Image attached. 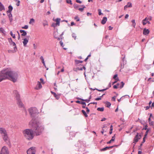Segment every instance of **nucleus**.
I'll use <instances>...</instances> for the list:
<instances>
[{"label":"nucleus","mask_w":154,"mask_h":154,"mask_svg":"<svg viewBox=\"0 0 154 154\" xmlns=\"http://www.w3.org/2000/svg\"><path fill=\"white\" fill-rule=\"evenodd\" d=\"M5 32V30H4V29L1 27V28H0V32L1 33H4V32Z\"/></svg>","instance_id":"obj_36"},{"label":"nucleus","mask_w":154,"mask_h":154,"mask_svg":"<svg viewBox=\"0 0 154 154\" xmlns=\"http://www.w3.org/2000/svg\"><path fill=\"white\" fill-rule=\"evenodd\" d=\"M9 152L8 148L6 146H3L1 150L0 154H9Z\"/></svg>","instance_id":"obj_5"},{"label":"nucleus","mask_w":154,"mask_h":154,"mask_svg":"<svg viewBox=\"0 0 154 154\" xmlns=\"http://www.w3.org/2000/svg\"><path fill=\"white\" fill-rule=\"evenodd\" d=\"M129 15L128 14H127L125 15V19H127Z\"/></svg>","instance_id":"obj_63"},{"label":"nucleus","mask_w":154,"mask_h":154,"mask_svg":"<svg viewBox=\"0 0 154 154\" xmlns=\"http://www.w3.org/2000/svg\"><path fill=\"white\" fill-rule=\"evenodd\" d=\"M140 135H139L137 133V134L134 138L133 140V143H134L135 144L138 141L139 139L140 138Z\"/></svg>","instance_id":"obj_9"},{"label":"nucleus","mask_w":154,"mask_h":154,"mask_svg":"<svg viewBox=\"0 0 154 154\" xmlns=\"http://www.w3.org/2000/svg\"><path fill=\"white\" fill-rule=\"evenodd\" d=\"M2 137L3 139L5 142L8 140L9 139L7 134L3 136Z\"/></svg>","instance_id":"obj_20"},{"label":"nucleus","mask_w":154,"mask_h":154,"mask_svg":"<svg viewBox=\"0 0 154 154\" xmlns=\"http://www.w3.org/2000/svg\"><path fill=\"white\" fill-rule=\"evenodd\" d=\"M81 104L83 105H86V103H85V102H82L81 103Z\"/></svg>","instance_id":"obj_61"},{"label":"nucleus","mask_w":154,"mask_h":154,"mask_svg":"<svg viewBox=\"0 0 154 154\" xmlns=\"http://www.w3.org/2000/svg\"><path fill=\"white\" fill-rule=\"evenodd\" d=\"M36 151L35 147H32L27 151V154H35Z\"/></svg>","instance_id":"obj_6"},{"label":"nucleus","mask_w":154,"mask_h":154,"mask_svg":"<svg viewBox=\"0 0 154 154\" xmlns=\"http://www.w3.org/2000/svg\"><path fill=\"white\" fill-rule=\"evenodd\" d=\"M58 32L57 31H56L54 32V37H55V38H58Z\"/></svg>","instance_id":"obj_26"},{"label":"nucleus","mask_w":154,"mask_h":154,"mask_svg":"<svg viewBox=\"0 0 154 154\" xmlns=\"http://www.w3.org/2000/svg\"><path fill=\"white\" fill-rule=\"evenodd\" d=\"M97 110L103 112L104 111V107H101V108H98Z\"/></svg>","instance_id":"obj_27"},{"label":"nucleus","mask_w":154,"mask_h":154,"mask_svg":"<svg viewBox=\"0 0 154 154\" xmlns=\"http://www.w3.org/2000/svg\"><path fill=\"white\" fill-rule=\"evenodd\" d=\"M87 16H89L90 15L91 16V13H89V12H88L87 13Z\"/></svg>","instance_id":"obj_64"},{"label":"nucleus","mask_w":154,"mask_h":154,"mask_svg":"<svg viewBox=\"0 0 154 154\" xmlns=\"http://www.w3.org/2000/svg\"><path fill=\"white\" fill-rule=\"evenodd\" d=\"M113 146H106L105 148H102L100 149L101 151H104L107 149H109L111 148H112Z\"/></svg>","instance_id":"obj_18"},{"label":"nucleus","mask_w":154,"mask_h":154,"mask_svg":"<svg viewBox=\"0 0 154 154\" xmlns=\"http://www.w3.org/2000/svg\"><path fill=\"white\" fill-rule=\"evenodd\" d=\"M13 92L17 100H20V95L18 94V92L17 91L15 90Z\"/></svg>","instance_id":"obj_12"},{"label":"nucleus","mask_w":154,"mask_h":154,"mask_svg":"<svg viewBox=\"0 0 154 154\" xmlns=\"http://www.w3.org/2000/svg\"><path fill=\"white\" fill-rule=\"evenodd\" d=\"M86 112L88 113L90 111L89 109H88V107L86 108Z\"/></svg>","instance_id":"obj_52"},{"label":"nucleus","mask_w":154,"mask_h":154,"mask_svg":"<svg viewBox=\"0 0 154 154\" xmlns=\"http://www.w3.org/2000/svg\"><path fill=\"white\" fill-rule=\"evenodd\" d=\"M104 94H103L100 97L95 98V100H101V97H102L104 95Z\"/></svg>","instance_id":"obj_35"},{"label":"nucleus","mask_w":154,"mask_h":154,"mask_svg":"<svg viewBox=\"0 0 154 154\" xmlns=\"http://www.w3.org/2000/svg\"><path fill=\"white\" fill-rule=\"evenodd\" d=\"M132 23H133V26L134 28L136 26V23L135 22V20H133L131 21Z\"/></svg>","instance_id":"obj_31"},{"label":"nucleus","mask_w":154,"mask_h":154,"mask_svg":"<svg viewBox=\"0 0 154 154\" xmlns=\"http://www.w3.org/2000/svg\"><path fill=\"white\" fill-rule=\"evenodd\" d=\"M98 14L99 15H100L102 14V13L101 12V10L100 9H98Z\"/></svg>","instance_id":"obj_43"},{"label":"nucleus","mask_w":154,"mask_h":154,"mask_svg":"<svg viewBox=\"0 0 154 154\" xmlns=\"http://www.w3.org/2000/svg\"><path fill=\"white\" fill-rule=\"evenodd\" d=\"M51 93L52 94L54 95V96L57 100L59 99L60 98V94H57L55 93L52 91H51Z\"/></svg>","instance_id":"obj_13"},{"label":"nucleus","mask_w":154,"mask_h":154,"mask_svg":"<svg viewBox=\"0 0 154 154\" xmlns=\"http://www.w3.org/2000/svg\"><path fill=\"white\" fill-rule=\"evenodd\" d=\"M115 140V136H113L112 138V139L111 140L112 141H114Z\"/></svg>","instance_id":"obj_48"},{"label":"nucleus","mask_w":154,"mask_h":154,"mask_svg":"<svg viewBox=\"0 0 154 154\" xmlns=\"http://www.w3.org/2000/svg\"><path fill=\"white\" fill-rule=\"evenodd\" d=\"M82 112L85 117H88V115L85 110H82Z\"/></svg>","instance_id":"obj_34"},{"label":"nucleus","mask_w":154,"mask_h":154,"mask_svg":"<svg viewBox=\"0 0 154 154\" xmlns=\"http://www.w3.org/2000/svg\"><path fill=\"white\" fill-rule=\"evenodd\" d=\"M106 104L107 105V107H109L111 105L110 103L108 102L106 103Z\"/></svg>","instance_id":"obj_41"},{"label":"nucleus","mask_w":154,"mask_h":154,"mask_svg":"<svg viewBox=\"0 0 154 154\" xmlns=\"http://www.w3.org/2000/svg\"><path fill=\"white\" fill-rule=\"evenodd\" d=\"M8 8V10L7 11V14H8L9 13H11V11L13 10V7L11 5L9 6Z\"/></svg>","instance_id":"obj_19"},{"label":"nucleus","mask_w":154,"mask_h":154,"mask_svg":"<svg viewBox=\"0 0 154 154\" xmlns=\"http://www.w3.org/2000/svg\"><path fill=\"white\" fill-rule=\"evenodd\" d=\"M75 63L77 64H78L79 63H82L83 62V61H81L79 60H75Z\"/></svg>","instance_id":"obj_33"},{"label":"nucleus","mask_w":154,"mask_h":154,"mask_svg":"<svg viewBox=\"0 0 154 154\" xmlns=\"http://www.w3.org/2000/svg\"><path fill=\"white\" fill-rule=\"evenodd\" d=\"M147 18H148L149 20L150 21H151L152 20V17L151 16H149V17H147Z\"/></svg>","instance_id":"obj_57"},{"label":"nucleus","mask_w":154,"mask_h":154,"mask_svg":"<svg viewBox=\"0 0 154 154\" xmlns=\"http://www.w3.org/2000/svg\"><path fill=\"white\" fill-rule=\"evenodd\" d=\"M3 10H5V8L2 3H0V10L1 11Z\"/></svg>","instance_id":"obj_25"},{"label":"nucleus","mask_w":154,"mask_h":154,"mask_svg":"<svg viewBox=\"0 0 154 154\" xmlns=\"http://www.w3.org/2000/svg\"><path fill=\"white\" fill-rule=\"evenodd\" d=\"M20 2L19 1H18V2H17V3L16 4V5L17 6H19L20 5Z\"/></svg>","instance_id":"obj_55"},{"label":"nucleus","mask_w":154,"mask_h":154,"mask_svg":"<svg viewBox=\"0 0 154 154\" xmlns=\"http://www.w3.org/2000/svg\"><path fill=\"white\" fill-rule=\"evenodd\" d=\"M9 13V14H8V16L9 17V20L10 22H11L13 20L12 18V15L11 13Z\"/></svg>","instance_id":"obj_22"},{"label":"nucleus","mask_w":154,"mask_h":154,"mask_svg":"<svg viewBox=\"0 0 154 154\" xmlns=\"http://www.w3.org/2000/svg\"><path fill=\"white\" fill-rule=\"evenodd\" d=\"M113 29V28L111 26H109V30H112Z\"/></svg>","instance_id":"obj_58"},{"label":"nucleus","mask_w":154,"mask_h":154,"mask_svg":"<svg viewBox=\"0 0 154 154\" xmlns=\"http://www.w3.org/2000/svg\"><path fill=\"white\" fill-rule=\"evenodd\" d=\"M142 23L143 25H145L147 23L148 24H150V23L149 21V19L147 17H146L142 21Z\"/></svg>","instance_id":"obj_8"},{"label":"nucleus","mask_w":154,"mask_h":154,"mask_svg":"<svg viewBox=\"0 0 154 154\" xmlns=\"http://www.w3.org/2000/svg\"><path fill=\"white\" fill-rule=\"evenodd\" d=\"M75 25V23H74V22H71V26H72L74 25Z\"/></svg>","instance_id":"obj_59"},{"label":"nucleus","mask_w":154,"mask_h":154,"mask_svg":"<svg viewBox=\"0 0 154 154\" xmlns=\"http://www.w3.org/2000/svg\"><path fill=\"white\" fill-rule=\"evenodd\" d=\"M54 20L56 22V25H57V26H59L60 23V19L59 18H57L55 19Z\"/></svg>","instance_id":"obj_16"},{"label":"nucleus","mask_w":154,"mask_h":154,"mask_svg":"<svg viewBox=\"0 0 154 154\" xmlns=\"http://www.w3.org/2000/svg\"><path fill=\"white\" fill-rule=\"evenodd\" d=\"M28 28V25H25L24 26L22 27V28L25 29H27Z\"/></svg>","instance_id":"obj_42"},{"label":"nucleus","mask_w":154,"mask_h":154,"mask_svg":"<svg viewBox=\"0 0 154 154\" xmlns=\"http://www.w3.org/2000/svg\"><path fill=\"white\" fill-rule=\"evenodd\" d=\"M148 121L149 122V124L150 125V126H153V122L151 120L150 118H149L148 119Z\"/></svg>","instance_id":"obj_24"},{"label":"nucleus","mask_w":154,"mask_h":154,"mask_svg":"<svg viewBox=\"0 0 154 154\" xmlns=\"http://www.w3.org/2000/svg\"><path fill=\"white\" fill-rule=\"evenodd\" d=\"M121 83L122 84V85L119 87V88H122L125 85V83L123 82H122Z\"/></svg>","instance_id":"obj_38"},{"label":"nucleus","mask_w":154,"mask_h":154,"mask_svg":"<svg viewBox=\"0 0 154 154\" xmlns=\"http://www.w3.org/2000/svg\"><path fill=\"white\" fill-rule=\"evenodd\" d=\"M72 37L75 40L76 37V35L75 33H72Z\"/></svg>","instance_id":"obj_39"},{"label":"nucleus","mask_w":154,"mask_h":154,"mask_svg":"<svg viewBox=\"0 0 154 154\" xmlns=\"http://www.w3.org/2000/svg\"><path fill=\"white\" fill-rule=\"evenodd\" d=\"M81 100H82V101H86V102H87V103H88L90 100H87V99H86V100H84L83 99H81Z\"/></svg>","instance_id":"obj_46"},{"label":"nucleus","mask_w":154,"mask_h":154,"mask_svg":"<svg viewBox=\"0 0 154 154\" xmlns=\"http://www.w3.org/2000/svg\"><path fill=\"white\" fill-rule=\"evenodd\" d=\"M148 127V126L147 125H146L145 127H144V129L145 130H146L147 129V128Z\"/></svg>","instance_id":"obj_60"},{"label":"nucleus","mask_w":154,"mask_h":154,"mask_svg":"<svg viewBox=\"0 0 154 154\" xmlns=\"http://www.w3.org/2000/svg\"><path fill=\"white\" fill-rule=\"evenodd\" d=\"M10 34L11 35V36L12 37L14 38H15L16 37L15 36V35L14 34H13L12 33V31H11L10 32Z\"/></svg>","instance_id":"obj_37"},{"label":"nucleus","mask_w":154,"mask_h":154,"mask_svg":"<svg viewBox=\"0 0 154 154\" xmlns=\"http://www.w3.org/2000/svg\"><path fill=\"white\" fill-rule=\"evenodd\" d=\"M35 22V20L33 18H32L30 19V21L29 22V24H31Z\"/></svg>","instance_id":"obj_28"},{"label":"nucleus","mask_w":154,"mask_h":154,"mask_svg":"<svg viewBox=\"0 0 154 154\" xmlns=\"http://www.w3.org/2000/svg\"><path fill=\"white\" fill-rule=\"evenodd\" d=\"M42 86L41 83L38 81L37 85L35 88V89L36 90H39L42 88Z\"/></svg>","instance_id":"obj_10"},{"label":"nucleus","mask_w":154,"mask_h":154,"mask_svg":"<svg viewBox=\"0 0 154 154\" xmlns=\"http://www.w3.org/2000/svg\"><path fill=\"white\" fill-rule=\"evenodd\" d=\"M28 39L26 38H25L23 39V46L24 47H26V46L28 42Z\"/></svg>","instance_id":"obj_15"},{"label":"nucleus","mask_w":154,"mask_h":154,"mask_svg":"<svg viewBox=\"0 0 154 154\" xmlns=\"http://www.w3.org/2000/svg\"><path fill=\"white\" fill-rule=\"evenodd\" d=\"M113 126H112V125H111L110 127V131H112V130H113Z\"/></svg>","instance_id":"obj_62"},{"label":"nucleus","mask_w":154,"mask_h":154,"mask_svg":"<svg viewBox=\"0 0 154 154\" xmlns=\"http://www.w3.org/2000/svg\"><path fill=\"white\" fill-rule=\"evenodd\" d=\"M128 8H131L132 7V5L131 3L130 2H128L127 3V5Z\"/></svg>","instance_id":"obj_32"},{"label":"nucleus","mask_w":154,"mask_h":154,"mask_svg":"<svg viewBox=\"0 0 154 154\" xmlns=\"http://www.w3.org/2000/svg\"><path fill=\"white\" fill-rule=\"evenodd\" d=\"M57 26V25H56V23H53L51 25V26L54 27H55Z\"/></svg>","instance_id":"obj_45"},{"label":"nucleus","mask_w":154,"mask_h":154,"mask_svg":"<svg viewBox=\"0 0 154 154\" xmlns=\"http://www.w3.org/2000/svg\"><path fill=\"white\" fill-rule=\"evenodd\" d=\"M74 19L76 20L77 21H79V19L78 16H75L74 18Z\"/></svg>","instance_id":"obj_40"},{"label":"nucleus","mask_w":154,"mask_h":154,"mask_svg":"<svg viewBox=\"0 0 154 154\" xmlns=\"http://www.w3.org/2000/svg\"><path fill=\"white\" fill-rule=\"evenodd\" d=\"M10 44L11 45H13V46H14V50L15 51H16L17 50V47L16 46V45L15 43L14 42H13L11 43V44Z\"/></svg>","instance_id":"obj_23"},{"label":"nucleus","mask_w":154,"mask_h":154,"mask_svg":"<svg viewBox=\"0 0 154 154\" xmlns=\"http://www.w3.org/2000/svg\"><path fill=\"white\" fill-rule=\"evenodd\" d=\"M60 45H61V46H62V47H63V42H62L61 41H60Z\"/></svg>","instance_id":"obj_53"},{"label":"nucleus","mask_w":154,"mask_h":154,"mask_svg":"<svg viewBox=\"0 0 154 154\" xmlns=\"http://www.w3.org/2000/svg\"><path fill=\"white\" fill-rule=\"evenodd\" d=\"M9 42L10 44H11V43L13 42L11 38H10L9 39Z\"/></svg>","instance_id":"obj_50"},{"label":"nucleus","mask_w":154,"mask_h":154,"mask_svg":"<svg viewBox=\"0 0 154 154\" xmlns=\"http://www.w3.org/2000/svg\"><path fill=\"white\" fill-rule=\"evenodd\" d=\"M23 133L25 138L29 140H32L34 136V132L31 129H26L23 131Z\"/></svg>","instance_id":"obj_3"},{"label":"nucleus","mask_w":154,"mask_h":154,"mask_svg":"<svg viewBox=\"0 0 154 154\" xmlns=\"http://www.w3.org/2000/svg\"><path fill=\"white\" fill-rule=\"evenodd\" d=\"M83 7L82 8H79L78 10L81 11H82L84 10V9L85 8V6H82Z\"/></svg>","instance_id":"obj_30"},{"label":"nucleus","mask_w":154,"mask_h":154,"mask_svg":"<svg viewBox=\"0 0 154 154\" xmlns=\"http://www.w3.org/2000/svg\"><path fill=\"white\" fill-rule=\"evenodd\" d=\"M66 1L67 3L70 4L71 5L72 4V2L71 0H66Z\"/></svg>","instance_id":"obj_44"},{"label":"nucleus","mask_w":154,"mask_h":154,"mask_svg":"<svg viewBox=\"0 0 154 154\" xmlns=\"http://www.w3.org/2000/svg\"><path fill=\"white\" fill-rule=\"evenodd\" d=\"M28 111L30 115L32 116L33 115L37 113L38 112L37 109L35 107L31 108L28 109Z\"/></svg>","instance_id":"obj_4"},{"label":"nucleus","mask_w":154,"mask_h":154,"mask_svg":"<svg viewBox=\"0 0 154 154\" xmlns=\"http://www.w3.org/2000/svg\"><path fill=\"white\" fill-rule=\"evenodd\" d=\"M0 133L1 134L2 136L7 134L6 130L3 128H0Z\"/></svg>","instance_id":"obj_7"},{"label":"nucleus","mask_w":154,"mask_h":154,"mask_svg":"<svg viewBox=\"0 0 154 154\" xmlns=\"http://www.w3.org/2000/svg\"><path fill=\"white\" fill-rule=\"evenodd\" d=\"M106 89H102V90L97 89V90L99 91H105V90H106Z\"/></svg>","instance_id":"obj_49"},{"label":"nucleus","mask_w":154,"mask_h":154,"mask_svg":"<svg viewBox=\"0 0 154 154\" xmlns=\"http://www.w3.org/2000/svg\"><path fill=\"white\" fill-rule=\"evenodd\" d=\"M17 77V73L13 72L8 68L3 69L0 72V82L3 80L9 79L14 82L16 81Z\"/></svg>","instance_id":"obj_1"},{"label":"nucleus","mask_w":154,"mask_h":154,"mask_svg":"<svg viewBox=\"0 0 154 154\" xmlns=\"http://www.w3.org/2000/svg\"><path fill=\"white\" fill-rule=\"evenodd\" d=\"M107 20V18L106 17H104L103 18L101 23L102 24H105Z\"/></svg>","instance_id":"obj_17"},{"label":"nucleus","mask_w":154,"mask_h":154,"mask_svg":"<svg viewBox=\"0 0 154 154\" xmlns=\"http://www.w3.org/2000/svg\"><path fill=\"white\" fill-rule=\"evenodd\" d=\"M149 30L147 29L144 28L143 29V34L144 35H147L149 33Z\"/></svg>","instance_id":"obj_11"},{"label":"nucleus","mask_w":154,"mask_h":154,"mask_svg":"<svg viewBox=\"0 0 154 154\" xmlns=\"http://www.w3.org/2000/svg\"><path fill=\"white\" fill-rule=\"evenodd\" d=\"M77 70H82L83 68H82L78 67L77 68Z\"/></svg>","instance_id":"obj_47"},{"label":"nucleus","mask_w":154,"mask_h":154,"mask_svg":"<svg viewBox=\"0 0 154 154\" xmlns=\"http://www.w3.org/2000/svg\"><path fill=\"white\" fill-rule=\"evenodd\" d=\"M20 32L21 33H22L21 34V35L22 36H26L27 34L26 32L24 30H20Z\"/></svg>","instance_id":"obj_21"},{"label":"nucleus","mask_w":154,"mask_h":154,"mask_svg":"<svg viewBox=\"0 0 154 154\" xmlns=\"http://www.w3.org/2000/svg\"><path fill=\"white\" fill-rule=\"evenodd\" d=\"M17 104L19 106L20 108L23 107V104L20 100H17Z\"/></svg>","instance_id":"obj_14"},{"label":"nucleus","mask_w":154,"mask_h":154,"mask_svg":"<svg viewBox=\"0 0 154 154\" xmlns=\"http://www.w3.org/2000/svg\"><path fill=\"white\" fill-rule=\"evenodd\" d=\"M117 75L116 74L115 75L113 76V79H115L116 80H117V81H118L119 80V79L118 77H117Z\"/></svg>","instance_id":"obj_29"},{"label":"nucleus","mask_w":154,"mask_h":154,"mask_svg":"<svg viewBox=\"0 0 154 154\" xmlns=\"http://www.w3.org/2000/svg\"><path fill=\"white\" fill-rule=\"evenodd\" d=\"M43 25L44 26H45L46 25H48V24L47 22H46L45 23H43Z\"/></svg>","instance_id":"obj_51"},{"label":"nucleus","mask_w":154,"mask_h":154,"mask_svg":"<svg viewBox=\"0 0 154 154\" xmlns=\"http://www.w3.org/2000/svg\"><path fill=\"white\" fill-rule=\"evenodd\" d=\"M118 88V87L117 85H114V86H113V88H115V89H117V88Z\"/></svg>","instance_id":"obj_54"},{"label":"nucleus","mask_w":154,"mask_h":154,"mask_svg":"<svg viewBox=\"0 0 154 154\" xmlns=\"http://www.w3.org/2000/svg\"><path fill=\"white\" fill-rule=\"evenodd\" d=\"M29 124L35 128V132L37 135H40L44 129V128L41 124L34 119H32L31 121Z\"/></svg>","instance_id":"obj_2"},{"label":"nucleus","mask_w":154,"mask_h":154,"mask_svg":"<svg viewBox=\"0 0 154 154\" xmlns=\"http://www.w3.org/2000/svg\"><path fill=\"white\" fill-rule=\"evenodd\" d=\"M76 2L77 3H81L82 2L80 0H76Z\"/></svg>","instance_id":"obj_56"}]
</instances>
